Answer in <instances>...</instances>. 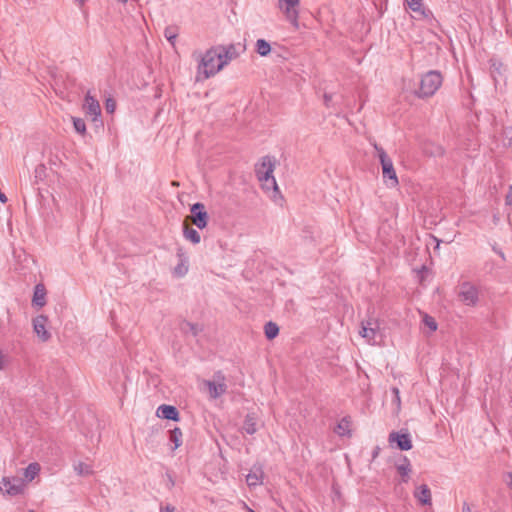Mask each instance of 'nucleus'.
Returning <instances> with one entry per match:
<instances>
[{
	"mask_svg": "<svg viewBox=\"0 0 512 512\" xmlns=\"http://www.w3.org/2000/svg\"><path fill=\"white\" fill-rule=\"evenodd\" d=\"M442 81L443 77L439 71L430 70L421 77L419 88L414 93L420 99L429 98L437 92Z\"/></svg>",
	"mask_w": 512,
	"mask_h": 512,
	"instance_id": "f257e3e1",
	"label": "nucleus"
},
{
	"mask_svg": "<svg viewBox=\"0 0 512 512\" xmlns=\"http://www.w3.org/2000/svg\"><path fill=\"white\" fill-rule=\"evenodd\" d=\"M274 167L275 159L270 156H265L262 158L261 163L257 164L255 168L258 180L262 182L263 187L268 190L271 188L278 190L276 180L273 176Z\"/></svg>",
	"mask_w": 512,
	"mask_h": 512,
	"instance_id": "f03ea898",
	"label": "nucleus"
},
{
	"mask_svg": "<svg viewBox=\"0 0 512 512\" xmlns=\"http://www.w3.org/2000/svg\"><path fill=\"white\" fill-rule=\"evenodd\" d=\"M219 67V54L215 46L211 47L206 51L204 56L201 58L200 65L198 67V74H203V79H208L214 76L221 69Z\"/></svg>",
	"mask_w": 512,
	"mask_h": 512,
	"instance_id": "7ed1b4c3",
	"label": "nucleus"
},
{
	"mask_svg": "<svg viewBox=\"0 0 512 512\" xmlns=\"http://www.w3.org/2000/svg\"><path fill=\"white\" fill-rule=\"evenodd\" d=\"M215 47L219 54L218 69H223L227 64H229L232 60L237 59L240 56V54L246 50V46L241 43L217 45Z\"/></svg>",
	"mask_w": 512,
	"mask_h": 512,
	"instance_id": "20e7f679",
	"label": "nucleus"
},
{
	"mask_svg": "<svg viewBox=\"0 0 512 512\" xmlns=\"http://www.w3.org/2000/svg\"><path fill=\"white\" fill-rule=\"evenodd\" d=\"M374 148L377 151L382 166L383 177L391 180L393 187L397 186L399 182L391 158L387 155L385 150L377 144H374Z\"/></svg>",
	"mask_w": 512,
	"mask_h": 512,
	"instance_id": "39448f33",
	"label": "nucleus"
},
{
	"mask_svg": "<svg viewBox=\"0 0 512 512\" xmlns=\"http://www.w3.org/2000/svg\"><path fill=\"white\" fill-rule=\"evenodd\" d=\"M191 214L186 216L184 221L195 225L199 229H204L209 221V215L205 209V205L201 202H196L191 205Z\"/></svg>",
	"mask_w": 512,
	"mask_h": 512,
	"instance_id": "423d86ee",
	"label": "nucleus"
},
{
	"mask_svg": "<svg viewBox=\"0 0 512 512\" xmlns=\"http://www.w3.org/2000/svg\"><path fill=\"white\" fill-rule=\"evenodd\" d=\"M359 333L371 344H378L382 338V334L379 329V323L375 319L362 321L361 330Z\"/></svg>",
	"mask_w": 512,
	"mask_h": 512,
	"instance_id": "0eeeda50",
	"label": "nucleus"
},
{
	"mask_svg": "<svg viewBox=\"0 0 512 512\" xmlns=\"http://www.w3.org/2000/svg\"><path fill=\"white\" fill-rule=\"evenodd\" d=\"M83 109L85 111L86 116H90L91 120L95 123L96 126H103V121L100 119V104L98 100L90 94V92H87V94L85 95Z\"/></svg>",
	"mask_w": 512,
	"mask_h": 512,
	"instance_id": "6e6552de",
	"label": "nucleus"
},
{
	"mask_svg": "<svg viewBox=\"0 0 512 512\" xmlns=\"http://www.w3.org/2000/svg\"><path fill=\"white\" fill-rule=\"evenodd\" d=\"M458 298L467 306H475L479 300L478 289L470 282H463L459 285Z\"/></svg>",
	"mask_w": 512,
	"mask_h": 512,
	"instance_id": "1a4fd4ad",
	"label": "nucleus"
},
{
	"mask_svg": "<svg viewBox=\"0 0 512 512\" xmlns=\"http://www.w3.org/2000/svg\"><path fill=\"white\" fill-rule=\"evenodd\" d=\"M389 443L396 444V447L401 451H408L412 449V440L409 432L406 429L400 431H392L388 436Z\"/></svg>",
	"mask_w": 512,
	"mask_h": 512,
	"instance_id": "9d476101",
	"label": "nucleus"
},
{
	"mask_svg": "<svg viewBox=\"0 0 512 512\" xmlns=\"http://www.w3.org/2000/svg\"><path fill=\"white\" fill-rule=\"evenodd\" d=\"M280 8L283 10L287 20L293 24L295 27H298V6L300 4V0H278Z\"/></svg>",
	"mask_w": 512,
	"mask_h": 512,
	"instance_id": "9b49d317",
	"label": "nucleus"
},
{
	"mask_svg": "<svg viewBox=\"0 0 512 512\" xmlns=\"http://www.w3.org/2000/svg\"><path fill=\"white\" fill-rule=\"evenodd\" d=\"M0 490L10 496H16L23 492L24 483L20 478L3 477Z\"/></svg>",
	"mask_w": 512,
	"mask_h": 512,
	"instance_id": "f8f14e48",
	"label": "nucleus"
},
{
	"mask_svg": "<svg viewBox=\"0 0 512 512\" xmlns=\"http://www.w3.org/2000/svg\"><path fill=\"white\" fill-rule=\"evenodd\" d=\"M214 377L216 380L207 381V386L210 396L215 399L226 393L227 385L225 384V377L221 372H217Z\"/></svg>",
	"mask_w": 512,
	"mask_h": 512,
	"instance_id": "ddd939ff",
	"label": "nucleus"
},
{
	"mask_svg": "<svg viewBox=\"0 0 512 512\" xmlns=\"http://www.w3.org/2000/svg\"><path fill=\"white\" fill-rule=\"evenodd\" d=\"M48 317L45 315H38L33 319V330L38 338L46 342L51 338V333L46 329Z\"/></svg>",
	"mask_w": 512,
	"mask_h": 512,
	"instance_id": "4468645a",
	"label": "nucleus"
},
{
	"mask_svg": "<svg viewBox=\"0 0 512 512\" xmlns=\"http://www.w3.org/2000/svg\"><path fill=\"white\" fill-rule=\"evenodd\" d=\"M156 415L159 418L172 420V421H179L180 414L178 409L175 406L172 405H166L162 404L157 408Z\"/></svg>",
	"mask_w": 512,
	"mask_h": 512,
	"instance_id": "2eb2a0df",
	"label": "nucleus"
},
{
	"mask_svg": "<svg viewBox=\"0 0 512 512\" xmlns=\"http://www.w3.org/2000/svg\"><path fill=\"white\" fill-rule=\"evenodd\" d=\"M177 257L179 258V263L175 266L173 275L180 278L185 276L188 272V257L182 247L177 249Z\"/></svg>",
	"mask_w": 512,
	"mask_h": 512,
	"instance_id": "dca6fc26",
	"label": "nucleus"
},
{
	"mask_svg": "<svg viewBox=\"0 0 512 512\" xmlns=\"http://www.w3.org/2000/svg\"><path fill=\"white\" fill-rule=\"evenodd\" d=\"M46 304V288L44 284L38 283L34 287V293L32 298V305L38 308L45 306Z\"/></svg>",
	"mask_w": 512,
	"mask_h": 512,
	"instance_id": "f3484780",
	"label": "nucleus"
},
{
	"mask_svg": "<svg viewBox=\"0 0 512 512\" xmlns=\"http://www.w3.org/2000/svg\"><path fill=\"white\" fill-rule=\"evenodd\" d=\"M405 2L409 9L421 18H429L432 15L430 10L424 8L422 0H405Z\"/></svg>",
	"mask_w": 512,
	"mask_h": 512,
	"instance_id": "a211bd4d",
	"label": "nucleus"
},
{
	"mask_svg": "<svg viewBox=\"0 0 512 512\" xmlns=\"http://www.w3.org/2000/svg\"><path fill=\"white\" fill-rule=\"evenodd\" d=\"M414 495L421 505L431 504V491L426 484L420 485Z\"/></svg>",
	"mask_w": 512,
	"mask_h": 512,
	"instance_id": "6ab92c4d",
	"label": "nucleus"
},
{
	"mask_svg": "<svg viewBox=\"0 0 512 512\" xmlns=\"http://www.w3.org/2000/svg\"><path fill=\"white\" fill-rule=\"evenodd\" d=\"M263 471L261 467L254 466L246 476L248 486H257L262 483Z\"/></svg>",
	"mask_w": 512,
	"mask_h": 512,
	"instance_id": "aec40b11",
	"label": "nucleus"
},
{
	"mask_svg": "<svg viewBox=\"0 0 512 512\" xmlns=\"http://www.w3.org/2000/svg\"><path fill=\"white\" fill-rule=\"evenodd\" d=\"M183 235L185 239L189 240L193 244L200 243V234L195 230L188 221H183Z\"/></svg>",
	"mask_w": 512,
	"mask_h": 512,
	"instance_id": "412c9836",
	"label": "nucleus"
},
{
	"mask_svg": "<svg viewBox=\"0 0 512 512\" xmlns=\"http://www.w3.org/2000/svg\"><path fill=\"white\" fill-rule=\"evenodd\" d=\"M243 431L247 434L253 435L257 431V417L255 413H248L245 416L243 423Z\"/></svg>",
	"mask_w": 512,
	"mask_h": 512,
	"instance_id": "4be33fe9",
	"label": "nucleus"
},
{
	"mask_svg": "<svg viewBox=\"0 0 512 512\" xmlns=\"http://www.w3.org/2000/svg\"><path fill=\"white\" fill-rule=\"evenodd\" d=\"M397 472L402 477V482H407L409 479V474L411 472V464L409 459L406 456L402 457V463L396 466Z\"/></svg>",
	"mask_w": 512,
	"mask_h": 512,
	"instance_id": "5701e85b",
	"label": "nucleus"
},
{
	"mask_svg": "<svg viewBox=\"0 0 512 512\" xmlns=\"http://www.w3.org/2000/svg\"><path fill=\"white\" fill-rule=\"evenodd\" d=\"M350 419L349 417L342 418L335 428V433L339 436L350 435Z\"/></svg>",
	"mask_w": 512,
	"mask_h": 512,
	"instance_id": "b1692460",
	"label": "nucleus"
},
{
	"mask_svg": "<svg viewBox=\"0 0 512 512\" xmlns=\"http://www.w3.org/2000/svg\"><path fill=\"white\" fill-rule=\"evenodd\" d=\"M264 333L268 340H273L279 334V327L275 322L269 321L264 326Z\"/></svg>",
	"mask_w": 512,
	"mask_h": 512,
	"instance_id": "393cba45",
	"label": "nucleus"
},
{
	"mask_svg": "<svg viewBox=\"0 0 512 512\" xmlns=\"http://www.w3.org/2000/svg\"><path fill=\"white\" fill-rule=\"evenodd\" d=\"M169 440L174 443L172 450H176L182 444V431L180 428L175 427L169 431Z\"/></svg>",
	"mask_w": 512,
	"mask_h": 512,
	"instance_id": "a878e982",
	"label": "nucleus"
},
{
	"mask_svg": "<svg viewBox=\"0 0 512 512\" xmlns=\"http://www.w3.org/2000/svg\"><path fill=\"white\" fill-rule=\"evenodd\" d=\"M40 465L36 462L30 463L24 470V476L28 481H32L39 473Z\"/></svg>",
	"mask_w": 512,
	"mask_h": 512,
	"instance_id": "bb28decb",
	"label": "nucleus"
},
{
	"mask_svg": "<svg viewBox=\"0 0 512 512\" xmlns=\"http://www.w3.org/2000/svg\"><path fill=\"white\" fill-rule=\"evenodd\" d=\"M256 52L260 56H267L271 52V46L265 39H258L256 42Z\"/></svg>",
	"mask_w": 512,
	"mask_h": 512,
	"instance_id": "cd10ccee",
	"label": "nucleus"
},
{
	"mask_svg": "<svg viewBox=\"0 0 512 512\" xmlns=\"http://www.w3.org/2000/svg\"><path fill=\"white\" fill-rule=\"evenodd\" d=\"M74 470L79 476H88L93 473L92 467L84 462L74 464Z\"/></svg>",
	"mask_w": 512,
	"mask_h": 512,
	"instance_id": "c85d7f7f",
	"label": "nucleus"
},
{
	"mask_svg": "<svg viewBox=\"0 0 512 512\" xmlns=\"http://www.w3.org/2000/svg\"><path fill=\"white\" fill-rule=\"evenodd\" d=\"M181 329L184 332H190L193 336H197L199 334V332H201V330H202L198 324H194L191 322H184L182 324Z\"/></svg>",
	"mask_w": 512,
	"mask_h": 512,
	"instance_id": "c756f323",
	"label": "nucleus"
},
{
	"mask_svg": "<svg viewBox=\"0 0 512 512\" xmlns=\"http://www.w3.org/2000/svg\"><path fill=\"white\" fill-rule=\"evenodd\" d=\"M73 126L77 133L81 135H85L86 133V124L82 118L72 117Z\"/></svg>",
	"mask_w": 512,
	"mask_h": 512,
	"instance_id": "7c9ffc66",
	"label": "nucleus"
},
{
	"mask_svg": "<svg viewBox=\"0 0 512 512\" xmlns=\"http://www.w3.org/2000/svg\"><path fill=\"white\" fill-rule=\"evenodd\" d=\"M177 35L176 27L169 26L165 28L164 36L172 45H174Z\"/></svg>",
	"mask_w": 512,
	"mask_h": 512,
	"instance_id": "2f4dec72",
	"label": "nucleus"
},
{
	"mask_svg": "<svg viewBox=\"0 0 512 512\" xmlns=\"http://www.w3.org/2000/svg\"><path fill=\"white\" fill-rule=\"evenodd\" d=\"M423 323L431 330L436 331L437 330V323L435 319L427 314L423 317Z\"/></svg>",
	"mask_w": 512,
	"mask_h": 512,
	"instance_id": "473e14b6",
	"label": "nucleus"
},
{
	"mask_svg": "<svg viewBox=\"0 0 512 512\" xmlns=\"http://www.w3.org/2000/svg\"><path fill=\"white\" fill-rule=\"evenodd\" d=\"M105 109L107 111V113H114L115 109H116V101L113 99V98H107L105 100Z\"/></svg>",
	"mask_w": 512,
	"mask_h": 512,
	"instance_id": "72a5a7b5",
	"label": "nucleus"
},
{
	"mask_svg": "<svg viewBox=\"0 0 512 512\" xmlns=\"http://www.w3.org/2000/svg\"><path fill=\"white\" fill-rule=\"evenodd\" d=\"M392 393L394 395L393 403H395L398 407L400 406V392L397 387L392 388Z\"/></svg>",
	"mask_w": 512,
	"mask_h": 512,
	"instance_id": "f704fd0d",
	"label": "nucleus"
},
{
	"mask_svg": "<svg viewBox=\"0 0 512 512\" xmlns=\"http://www.w3.org/2000/svg\"><path fill=\"white\" fill-rule=\"evenodd\" d=\"M507 204L512 205V185L509 187V192L506 197Z\"/></svg>",
	"mask_w": 512,
	"mask_h": 512,
	"instance_id": "c9c22d12",
	"label": "nucleus"
},
{
	"mask_svg": "<svg viewBox=\"0 0 512 512\" xmlns=\"http://www.w3.org/2000/svg\"><path fill=\"white\" fill-rule=\"evenodd\" d=\"M380 453V447L376 446L372 452V459H376Z\"/></svg>",
	"mask_w": 512,
	"mask_h": 512,
	"instance_id": "e433bc0d",
	"label": "nucleus"
},
{
	"mask_svg": "<svg viewBox=\"0 0 512 512\" xmlns=\"http://www.w3.org/2000/svg\"><path fill=\"white\" fill-rule=\"evenodd\" d=\"M161 511L162 512H174L175 511V508L171 505H167L165 508H161Z\"/></svg>",
	"mask_w": 512,
	"mask_h": 512,
	"instance_id": "4c0bfd02",
	"label": "nucleus"
},
{
	"mask_svg": "<svg viewBox=\"0 0 512 512\" xmlns=\"http://www.w3.org/2000/svg\"><path fill=\"white\" fill-rule=\"evenodd\" d=\"M462 512H472L471 508H470V506H469V504L467 502L463 503Z\"/></svg>",
	"mask_w": 512,
	"mask_h": 512,
	"instance_id": "58836bf2",
	"label": "nucleus"
},
{
	"mask_svg": "<svg viewBox=\"0 0 512 512\" xmlns=\"http://www.w3.org/2000/svg\"><path fill=\"white\" fill-rule=\"evenodd\" d=\"M331 99H332L331 95H329V94L324 95V102H325L326 106H329V102L331 101Z\"/></svg>",
	"mask_w": 512,
	"mask_h": 512,
	"instance_id": "ea45409f",
	"label": "nucleus"
},
{
	"mask_svg": "<svg viewBox=\"0 0 512 512\" xmlns=\"http://www.w3.org/2000/svg\"><path fill=\"white\" fill-rule=\"evenodd\" d=\"M493 250L502 258L505 259V255L501 250H498L495 246L493 247Z\"/></svg>",
	"mask_w": 512,
	"mask_h": 512,
	"instance_id": "a19ab883",
	"label": "nucleus"
},
{
	"mask_svg": "<svg viewBox=\"0 0 512 512\" xmlns=\"http://www.w3.org/2000/svg\"><path fill=\"white\" fill-rule=\"evenodd\" d=\"M0 202L2 203H6L7 202V197L6 195L0 191Z\"/></svg>",
	"mask_w": 512,
	"mask_h": 512,
	"instance_id": "79ce46f5",
	"label": "nucleus"
},
{
	"mask_svg": "<svg viewBox=\"0 0 512 512\" xmlns=\"http://www.w3.org/2000/svg\"><path fill=\"white\" fill-rule=\"evenodd\" d=\"M508 477L510 479L509 482H508V485L512 489V472L508 473Z\"/></svg>",
	"mask_w": 512,
	"mask_h": 512,
	"instance_id": "37998d69",
	"label": "nucleus"
},
{
	"mask_svg": "<svg viewBox=\"0 0 512 512\" xmlns=\"http://www.w3.org/2000/svg\"><path fill=\"white\" fill-rule=\"evenodd\" d=\"M3 358H4V356H3L2 352L0 351V370L3 368Z\"/></svg>",
	"mask_w": 512,
	"mask_h": 512,
	"instance_id": "c03bdc74",
	"label": "nucleus"
},
{
	"mask_svg": "<svg viewBox=\"0 0 512 512\" xmlns=\"http://www.w3.org/2000/svg\"><path fill=\"white\" fill-rule=\"evenodd\" d=\"M75 1L78 2L80 5H83L86 2V0H75Z\"/></svg>",
	"mask_w": 512,
	"mask_h": 512,
	"instance_id": "a18cd8bd",
	"label": "nucleus"
},
{
	"mask_svg": "<svg viewBox=\"0 0 512 512\" xmlns=\"http://www.w3.org/2000/svg\"><path fill=\"white\" fill-rule=\"evenodd\" d=\"M29 512H35V511H33V510H30Z\"/></svg>",
	"mask_w": 512,
	"mask_h": 512,
	"instance_id": "49530a36",
	"label": "nucleus"
}]
</instances>
